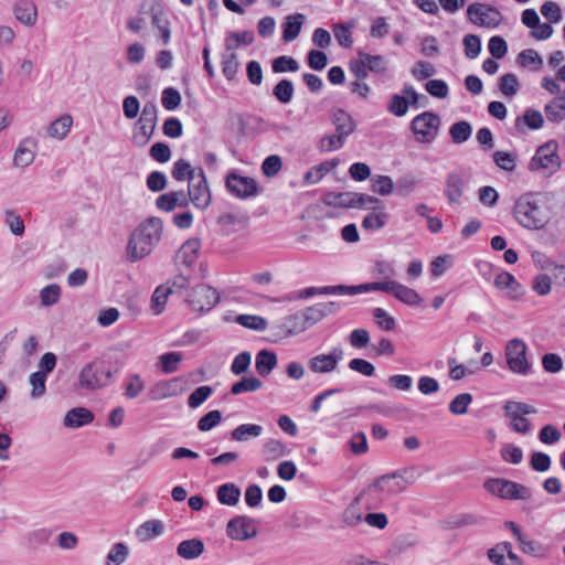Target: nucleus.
<instances>
[{"label": "nucleus", "mask_w": 565, "mask_h": 565, "mask_svg": "<svg viewBox=\"0 0 565 565\" xmlns=\"http://www.w3.org/2000/svg\"><path fill=\"white\" fill-rule=\"evenodd\" d=\"M163 224L158 217L142 222L128 239L126 253L130 262H138L148 256L161 239Z\"/></svg>", "instance_id": "1"}, {"label": "nucleus", "mask_w": 565, "mask_h": 565, "mask_svg": "<svg viewBox=\"0 0 565 565\" xmlns=\"http://www.w3.org/2000/svg\"><path fill=\"white\" fill-rule=\"evenodd\" d=\"M514 215L520 225L529 230L543 228L547 222L541 202L533 193H525L514 205Z\"/></svg>", "instance_id": "2"}, {"label": "nucleus", "mask_w": 565, "mask_h": 565, "mask_svg": "<svg viewBox=\"0 0 565 565\" xmlns=\"http://www.w3.org/2000/svg\"><path fill=\"white\" fill-rule=\"evenodd\" d=\"M405 491L403 484L393 472L383 475L364 489L355 501L365 499L367 508H376V503Z\"/></svg>", "instance_id": "3"}, {"label": "nucleus", "mask_w": 565, "mask_h": 565, "mask_svg": "<svg viewBox=\"0 0 565 565\" xmlns=\"http://www.w3.org/2000/svg\"><path fill=\"white\" fill-rule=\"evenodd\" d=\"M535 413L536 409L526 403L509 401L503 406V417L508 427L512 431L522 435L531 431V423L525 416Z\"/></svg>", "instance_id": "4"}, {"label": "nucleus", "mask_w": 565, "mask_h": 565, "mask_svg": "<svg viewBox=\"0 0 565 565\" xmlns=\"http://www.w3.org/2000/svg\"><path fill=\"white\" fill-rule=\"evenodd\" d=\"M110 370H105L102 363L93 361L86 364L78 374V384L86 391H96L105 387L111 379Z\"/></svg>", "instance_id": "5"}, {"label": "nucleus", "mask_w": 565, "mask_h": 565, "mask_svg": "<svg viewBox=\"0 0 565 565\" xmlns=\"http://www.w3.org/2000/svg\"><path fill=\"white\" fill-rule=\"evenodd\" d=\"M527 347L521 339H512L505 347V359L509 370L520 375H527L532 364L526 359Z\"/></svg>", "instance_id": "6"}, {"label": "nucleus", "mask_w": 565, "mask_h": 565, "mask_svg": "<svg viewBox=\"0 0 565 565\" xmlns=\"http://www.w3.org/2000/svg\"><path fill=\"white\" fill-rule=\"evenodd\" d=\"M439 126V116L430 111H425L416 116L411 124L416 140L423 143H429L437 137Z\"/></svg>", "instance_id": "7"}, {"label": "nucleus", "mask_w": 565, "mask_h": 565, "mask_svg": "<svg viewBox=\"0 0 565 565\" xmlns=\"http://www.w3.org/2000/svg\"><path fill=\"white\" fill-rule=\"evenodd\" d=\"M529 167L532 171L548 170L551 173L557 171L561 167L557 142L551 140L539 147Z\"/></svg>", "instance_id": "8"}, {"label": "nucleus", "mask_w": 565, "mask_h": 565, "mask_svg": "<svg viewBox=\"0 0 565 565\" xmlns=\"http://www.w3.org/2000/svg\"><path fill=\"white\" fill-rule=\"evenodd\" d=\"M344 351L341 347H334L329 353L313 355L308 361L309 370L315 374H330L339 369L343 360Z\"/></svg>", "instance_id": "9"}, {"label": "nucleus", "mask_w": 565, "mask_h": 565, "mask_svg": "<svg viewBox=\"0 0 565 565\" xmlns=\"http://www.w3.org/2000/svg\"><path fill=\"white\" fill-rule=\"evenodd\" d=\"M220 301V295L211 286L201 284L195 286L188 297V302L194 311H209Z\"/></svg>", "instance_id": "10"}, {"label": "nucleus", "mask_w": 565, "mask_h": 565, "mask_svg": "<svg viewBox=\"0 0 565 565\" xmlns=\"http://www.w3.org/2000/svg\"><path fill=\"white\" fill-rule=\"evenodd\" d=\"M189 202L195 207L205 210L211 203V193L202 168L198 169L196 180L189 182L188 192Z\"/></svg>", "instance_id": "11"}, {"label": "nucleus", "mask_w": 565, "mask_h": 565, "mask_svg": "<svg viewBox=\"0 0 565 565\" xmlns=\"http://www.w3.org/2000/svg\"><path fill=\"white\" fill-rule=\"evenodd\" d=\"M227 190L238 199H248L258 194V184L255 179L243 177L236 172H231L225 181Z\"/></svg>", "instance_id": "12"}, {"label": "nucleus", "mask_w": 565, "mask_h": 565, "mask_svg": "<svg viewBox=\"0 0 565 565\" xmlns=\"http://www.w3.org/2000/svg\"><path fill=\"white\" fill-rule=\"evenodd\" d=\"M254 520L246 515L232 518L226 525V534L235 541H246L257 535V529L253 525Z\"/></svg>", "instance_id": "13"}, {"label": "nucleus", "mask_w": 565, "mask_h": 565, "mask_svg": "<svg viewBox=\"0 0 565 565\" xmlns=\"http://www.w3.org/2000/svg\"><path fill=\"white\" fill-rule=\"evenodd\" d=\"M497 497L511 501H526L532 497V491L515 481L497 478Z\"/></svg>", "instance_id": "14"}, {"label": "nucleus", "mask_w": 565, "mask_h": 565, "mask_svg": "<svg viewBox=\"0 0 565 565\" xmlns=\"http://www.w3.org/2000/svg\"><path fill=\"white\" fill-rule=\"evenodd\" d=\"M467 181L468 175L462 171H455L447 175L445 193L450 203H460Z\"/></svg>", "instance_id": "15"}, {"label": "nucleus", "mask_w": 565, "mask_h": 565, "mask_svg": "<svg viewBox=\"0 0 565 565\" xmlns=\"http://www.w3.org/2000/svg\"><path fill=\"white\" fill-rule=\"evenodd\" d=\"M15 19L25 26H34L38 21V7L33 0H15L13 4Z\"/></svg>", "instance_id": "16"}, {"label": "nucleus", "mask_w": 565, "mask_h": 565, "mask_svg": "<svg viewBox=\"0 0 565 565\" xmlns=\"http://www.w3.org/2000/svg\"><path fill=\"white\" fill-rule=\"evenodd\" d=\"M504 527L509 529L513 533L525 554L535 557H542L545 555V547L536 541L526 540L518 524L512 521H508L504 523Z\"/></svg>", "instance_id": "17"}, {"label": "nucleus", "mask_w": 565, "mask_h": 565, "mask_svg": "<svg viewBox=\"0 0 565 565\" xmlns=\"http://www.w3.org/2000/svg\"><path fill=\"white\" fill-rule=\"evenodd\" d=\"M331 122L335 127V132L348 138L355 131L356 121L342 108L331 110Z\"/></svg>", "instance_id": "18"}, {"label": "nucleus", "mask_w": 565, "mask_h": 565, "mask_svg": "<svg viewBox=\"0 0 565 565\" xmlns=\"http://www.w3.org/2000/svg\"><path fill=\"white\" fill-rule=\"evenodd\" d=\"M156 205L159 210L171 212L177 206L186 207L189 205V200L185 191H171L158 196Z\"/></svg>", "instance_id": "19"}, {"label": "nucleus", "mask_w": 565, "mask_h": 565, "mask_svg": "<svg viewBox=\"0 0 565 565\" xmlns=\"http://www.w3.org/2000/svg\"><path fill=\"white\" fill-rule=\"evenodd\" d=\"M200 248L201 243L198 238L188 239L177 252V263H180L190 268L196 262Z\"/></svg>", "instance_id": "20"}, {"label": "nucleus", "mask_w": 565, "mask_h": 565, "mask_svg": "<svg viewBox=\"0 0 565 565\" xmlns=\"http://www.w3.org/2000/svg\"><path fill=\"white\" fill-rule=\"evenodd\" d=\"M94 420V414L85 407H75L70 409L63 420L67 428H79Z\"/></svg>", "instance_id": "21"}, {"label": "nucleus", "mask_w": 565, "mask_h": 565, "mask_svg": "<svg viewBox=\"0 0 565 565\" xmlns=\"http://www.w3.org/2000/svg\"><path fill=\"white\" fill-rule=\"evenodd\" d=\"M305 15L302 13H295L291 15H287L282 23V41L284 42H292L300 34L302 24L305 22Z\"/></svg>", "instance_id": "22"}, {"label": "nucleus", "mask_w": 565, "mask_h": 565, "mask_svg": "<svg viewBox=\"0 0 565 565\" xmlns=\"http://www.w3.org/2000/svg\"><path fill=\"white\" fill-rule=\"evenodd\" d=\"M203 552L204 543L200 539L184 540L177 546L178 556L186 561L199 558Z\"/></svg>", "instance_id": "23"}, {"label": "nucleus", "mask_w": 565, "mask_h": 565, "mask_svg": "<svg viewBox=\"0 0 565 565\" xmlns=\"http://www.w3.org/2000/svg\"><path fill=\"white\" fill-rule=\"evenodd\" d=\"M72 126V116L68 114H64L49 125L46 134L51 138L63 140L68 135Z\"/></svg>", "instance_id": "24"}, {"label": "nucleus", "mask_w": 565, "mask_h": 565, "mask_svg": "<svg viewBox=\"0 0 565 565\" xmlns=\"http://www.w3.org/2000/svg\"><path fill=\"white\" fill-rule=\"evenodd\" d=\"M497 288H505L511 299H518L524 295L522 285L508 271L497 274Z\"/></svg>", "instance_id": "25"}, {"label": "nucleus", "mask_w": 565, "mask_h": 565, "mask_svg": "<svg viewBox=\"0 0 565 565\" xmlns=\"http://www.w3.org/2000/svg\"><path fill=\"white\" fill-rule=\"evenodd\" d=\"M277 355L275 352L269 350H260L256 355L255 367L257 373L266 377L277 366Z\"/></svg>", "instance_id": "26"}, {"label": "nucleus", "mask_w": 565, "mask_h": 565, "mask_svg": "<svg viewBox=\"0 0 565 565\" xmlns=\"http://www.w3.org/2000/svg\"><path fill=\"white\" fill-rule=\"evenodd\" d=\"M33 147L34 142L31 139L22 140L14 152V166L20 168L29 167L35 158Z\"/></svg>", "instance_id": "27"}, {"label": "nucleus", "mask_w": 565, "mask_h": 565, "mask_svg": "<svg viewBox=\"0 0 565 565\" xmlns=\"http://www.w3.org/2000/svg\"><path fill=\"white\" fill-rule=\"evenodd\" d=\"M216 497L221 504L234 507L239 502L241 489L235 483L227 482L217 488Z\"/></svg>", "instance_id": "28"}, {"label": "nucleus", "mask_w": 565, "mask_h": 565, "mask_svg": "<svg viewBox=\"0 0 565 565\" xmlns=\"http://www.w3.org/2000/svg\"><path fill=\"white\" fill-rule=\"evenodd\" d=\"M516 63L523 68H529L533 72H537L543 66V58L535 50L525 49L519 53L516 57Z\"/></svg>", "instance_id": "29"}, {"label": "nucleus", "mask_w": 565, "mask_h": 565, "mask_svg": "<svg viewBox=\"0 0 565 565\" xmlns=\"http://www.w3.org/2000/svg\"><path fill=\"white\" fill-rule=\"evenodd\" d=\"M129 546L124 542L114 543L105 559V565H122L129 557Z\"/></svg>", "instance_id": "30"}, {"label": "nucleus", "mask_w": 565, "mask_h": 565, "mask_svg": "<svg viewBox=\"0 0 565 565\" xmlns=\"http://www.w3.org/2000/svg\"><path fill=\"white\" fill-rule=\"evenodd\" d=\"M263 427L257 424H242L231 431V438L235 441L244 443L252 438L260 436Z\"/></svg>", "instance_id": "31"}, {"label": "nucleus", "mask_w": 565, "mask_h": 565, "mask_svg": "<svg viewBox=\"0 0 565 565\" xmlns=\"http://www.w3.org/2000/svg\"><path fill=\"white\" fill-rule=\"evenodd\" d=\"M163 533V524L159 520H149L143 522L136 531V535L141 542L149 541Z\"/></svg>", "instance_id": "32"}, {"label": "nucleus", "mask_w": 565, "mask_h": 565, "mask_svg": "<svg viewBox=\"0 0 565 565\" xmlns=\"http://www.w3.org/2000/svg\"><path fill=\"white\" fill-rule=\"evenodd\" d=\"M177 379L156 383L149 391L150 399L161 401L175 395Z\"/></svg>", "instance_id": "33"}, {"label": "nucleus", "mask_w": 565, "mask_h": 565, "mask_svg": "<svg viewBox=\"0 0 565 565\" xmlns=\"http://www.w3.org/2000/svg\"><path fill=\"white\" fill-rule=\"evenodd\" d=\"M198 169L199 168H192L186 160L179 159L174 162L171 174L178 181L188 179L189 182H193L196 180Z\"/></svg>", "instance_id": "34"}, {"label": "nucleus", "mask_w": 565, "mask_h": 565, "mask_svg": "<svg viewBox=\"0 0 565 565\" xmlns=\"http://www.w3.org/2000/svg\"><path fill=\"white\" fill-rule=\"evenodd\" d=\"M156 125L152 121L142 122V118H139L136 122L137 131L132 136L134 143L139 147L146 146L154 132Z\"/></svg>", "instance_id": "35"}, {"label": "nucleus", "mask_w": 565, "mask_h": 565, "mask_svg": "<svg viewBox=\"0 0 565 565\" xmlns=\"http://www.w3.org/2000/svg\"><path fill=\"white\" fill-rule=\"evenodd\" d=\"M393 476H395L396 479L399 480V482L406 490L408 486L414 484L415 482H417V480H419L423 477V472L418 466L412 465L393 471Z\"/></svg>", "instance_id": "36"}, {"label": "nucleus", "mask_w": 565, "mask_h": 565, "mask_svg": "<svg viewBox=\"0 0 565 565\" xmlns=\"http://www.w3.org/2000/svg\"><path fill=\"white\" fill-rule=\"evenodd\" d=\"M265 460L274 461L288 454L286 445L278 439H268L263 446Z\"/></svg>", "instance_id": "37"}, {"label": "nucleus", "mask_w": 565, "mask_h": 565, "mask_svg": "<svg viewBox=\"0 0 565 565\" xmlns=\"http://www.w3.org/2000/svg\"><path fill=\"white\" fill-rule=\"evenodd\" d=\"M497 565H522L521 558L511 550V544H497Z\"/></svg>", "instance_id": "38"}, {"label": "nucleus", "mask_w": 565, "mask_h": 565, "mask_svg": "<svg viewBox=\"0 0 565 565\" xmlns=\"http://www.w3.org/2000/svg\"><path fill=\"white\" fill-rule=\"evenodd\" d=\"M388 220V214L385 210L370 212L362 221V227L366 231H377L383 228Z\"/></svg>", "instance_id": "39"}, {"label": "nucleus", "mask_w": 565, "mask_h": 565, "mask_svg": "<svg viewBox=\"0 0 565 565\" xmlns=\"http://www.w3.org/2000/svg\"><path fill=\"white\" fill-rule=\"evenodd\" d=\"M393 296L408 306H418L422 302V297L416 290L399 282L396 284Z\"/></svg>", "instance_id": "40"}, {"label": "nucleus", "mask_w": 565, "mask_h": 565, "mask_svg": "<svg viewBox=\"0 0 565 565\" xmlns=\"http://www.w3.org/2000/svg\"><path fill=\"white\" fill-rule=\"evenodd\" d=\"M170 294H173V289L168 285H160L156 288L151 297V309L154 315H160L163 311Z\"/></svg>", "instance_id": "41"}, {"label": "nucleus", "mask_w": 565, "mask_h": 565, "mask_svg": "<svg viewBox=\"0 0 565 565\" xmlns=\"http://www.w3.org/2000/svg\"><path fill=\"white\" fill-rule=\"evenodd\" d=\"M521 124H524L529 129L536 130L543 127L544 118L539 110L527 108L523 116L518 117L515 120L518 128L521 127Z\"/></svg>", "instance_id": "42"}, {"label": "nucleus", "mask_w": 565, "mask_h": 565, "mask_svg": "<svg viewBox=\"0 0 565 565\" xmlns=\"http://www.w3.org/2000/svg\"><path fill=\"white\" fill-rule=\"evenodd\" d=\"M545 116L548 121L558 122L565 119V103L555 97L544 107Z\"/></svg>", "instance_id": "43"}, {"label": "nucleus", "mask_w": 565, "mask_h": 565, "mask_svg": "<svg viewBox=\"0 0 565 565\" xmlns=\"http://www.w3.org/2000/svg\"><path fill=\"white\" fill-rule=\"evenodd\" d=\"M254 42V33L252 31L233 32L225 41L227 52L236 50L241 44L250 45Z\"/></svg>", "instance_id": "44"}, {"label": "nucleus", "mask_w": 565, "mask_h": 565, "mask_svg": "<svg viewBox=\"0 0 565 565\" xmlns=\"http://www.w3.org/2000/svg\"><path fill=\"white\" fill-rule=\"evenodd\" d=\"M449 134L452 142L459 145L470 138L472 134V127L468 121L461 120L451 125Z\"/></svg>", "instance_id": "45"}, {"label": "nucleus", "mask_w": 565, "mask_h": 565, "mask_svg": "<svg viewBox=\"0 0 565 565\" xmlns=\"http://www.w3.org/2000/svg\"><path fill=\"white\" fill-rule=\"evenodd\" d=\"M262 386L263 382L255 376L243 377L232 385L231 393L233 395H239L245 392H256L262 388Z\"/></svg>", "instance_id": "46"}, {"label": "nucleus", "mask_w": 565, "mask_h": 565, "mask_svg": "<svg viewBox=\"0 0 565 565\" xmlns=\"http://www.w3.org/2000/svg\"><path fill=\"white\" fill-rule=\"evenodd\" d=\"M6 225L10 228L11 233L15 236H22L25 231L24 222L21 216L12 209H8L3 213Z\"/></svg>", "instance_id": "47"}, {"label": "nucleus", "mask_w": 565, "mask_h": 565, "mask_svg": "<svg viewBox=\"0 0 565 565\" xmlns=\"http://www.w3.org/2000/svg\"><path fill=\"white\" fill-rule=\"evenodd\" d=\"M152 25L159 31L163 44H168L171 38L170 24L167 17L161 11L152 10Z\"/></svg>", "instance_id": "48"}, {"label": "nucleus", "mask_w": 565, "mask_h": 565, "mask_svg": "<svg viewBox=\"0 0 565 565\" xmlns=\"http://www.w3.org/2000/svg\"><path fill=\"white\" fill-rule=\"evenodd\" d=\"M62 289L57 284H51L40 290V300L43 307H51L60 301Z\"/></svg>", "instance_id": "49"}, {"label": "nucleus", "mask_w": 565, "mask_h": 565, "mask_svg": "<svg viewBox=\"0 0 565 565\" xmlns=\"http://www.w3.org/2000/svg\"><path fill=\"white\" fill-rule=\"evenodd\" d=\"M294 84L289 79H281L279 81L274 89L273 95L281 103V104H288L291 102L294 96Z\"/></svg>", "instance_id": "50"}, {"label": "nucleus", "mask_w": 565, "mask_h": 565, "mask_svg": "<svg viewBox=\"0 0 565 565\" xmlns=\"http://www.w3.org/2000/svg\"><path fill=\"white\" fill-rule=\"evenodd\" d=\"M351 198L352 192H329L324 195L323 202L328 206L351 209Z\"/></svg>", "instance_id": "51"}, {"label": "nucleus", "mask_w": 565, "mask_h": 565, "mask_svg": "<svg viewBox=\"0 0 565 565\" xmlns=\"http://www.w3.org/2000/svg\"><path fill=\"white\" fill-rule=\"evenodd\" d=\"M282 326L290 334L300 333L309 328L301 311L286 317Z\"/></svg>", "instance_id": "52"}, {"label": "nucleus", "mask_w": 565, "mask_h": 565, "mask_svg": "<svg viewBox=\"0 0 565 565\" xmlns=\"http://www.w3.org/2000/svg\"><path fill=\"white\" fill-rule=\"evenodd\" d=\"M183 355L180 352H168L159 356V364L163 373H174Z\"/></svg>", "instance_id": "53"}, {"label": "nucleus", "mask_w": 565, "mask_h": 565, "mask_svg": "<svg viewBox=\"0 0 565 565\" xmlns=\"http://www.w3.org/2000/svg\"><path fill=\"white\" fill-rule=\"evenodd\" d=\"M371 189L380 195H390L394 190V182L387 175H374L371 179Z\"/></svg>", "instance_id": "54"}, {"label": "nucleus", "mask_w": 565, "mask_h": 565, "mask_svg": "<svg viewBox=\"0 0 565 565\" xmlns=\"http://www.w3.org/2000/svg\"><path fill=\"white\" fill-rule=\"evenodd\" d=\"M239 67L238 57L235 53L230 52L223 55L222 58V73L226 79L232 81L235 78Z\"/></svg>", "instance_id": "55"}, {"label": "nucleus", "mask_w": 565, "mask_h": 565, "mask_svg": "<svg viewBox=\"0 0 565 565\" xmlns=\"http://www.w3.org/2000/svg\"><path fill=\"white\" fill-rule=\"evenodd\" d=\"M29 381L32 386V390L30 393L31 397L33 399L42 397L46 391V386H45L46 375L44 374V372L36 371V372L32 373L30 375Z\"/></svg>", "instance_id": "56"}, {"label": "nucleus", "mask_w": 565, "mask_h": 565, "mask_svg": "<svg viewBox=\"0 0 565 565\" xmlns=\"http://www.w3.org/2000/svg\"><path fill=\"white\" fill-rule=\"evenodd\" d=\"M499 88L504 96H514L520 89V83L516 75L509 73L501 76Z\"/></svg>", "instance_id": "57"}, {"label": "nucleus", "mask_w": 565, "mask_h": 565, "mask_svg": "<svg viewBox=\"0 0 565 565\" xmlns=\"http://www.w3.org/2000/svg\"><path fill=\"white\" fill-rule=\"evenodd\" d=\"M359 56L363 58V63L367 66L370 72L384 73L387 68V63L382 55L359 53Z\"/></svg>", "instance_id": "58"}, {"label": "nucleus", "mask_w": 565, "mask_h": 565, "mask_svg": "<svg viewBox=\"0 0 565 565\" xmlns=\"http://www.w3.org/2000/svg\"><path fill=\"white\" fill-rule=\"evenodd\" d=\"M145 390V382L139 374H130L125 384V395L128 398H136Z\"/></svg>", "instance_id": "59"}, {"label": "nucleus", "mask_w": 565, "mask_h": 565, "mask_svg": "<svg viewBox=\"0 0 565 565\" xmlns=\"http://www.w3.org/2000/svg\"><path fill=\"white\" fill-rule=\"evenodd\" d=\"M345 140L347 138L337 132L333 135L324 136L320 139L319 149L323 152L339 150L343 147Z\"/></svg>", "instance_id": "60"}, {"label": "nucleus", "mask_w": 565, "mask_h": 565, "mask_svg": "<svg viewBox=\"0 0 565 565\" xmlns=\"http://www.w3.org/2000/svg\"><path fill=\"white\" fill-rule=\"evenodd\" d=\"M468 19L473 23L478 25H490V23L487 21L489 18V14L484 8V6L479 3H473L468 7L467 10Z\"/></svg>", "instance_id": "61"}, {"label": "nucleus", "mask_w": 565, "mask_h": 565, "mask_svg": "<svg viewBox=\"0 0 565 565\" xmlns=\"http://www.w3.org/2000/svg\"><path fill=\"white\" fill-rule=\"evenodd\" d=\"M298 70H299V64L291 56L281 55V56L276 57L273 61L274 73L297 72Z\"/></svg>", "instance_id": "62"}, {"label": "nucleus", "mask_w": 565, "mask_h": 565, "mask_svg": "<svg viewBox=\"0 0 565 565\" xmlns=\"http://www.w3.org/2000/svg\"><path fill=\"white\" fill-rule=\"evenodd\" d=\"M472 402V396L469 393H461L457 395L449 404V411L454 415H463L468 411V406Z\"/></svg>", "instance_id": "63"}, {"label": "nucleus", "mask_w": 565, "mask_h": 565, "mask_svg": "<svg viewBox=\"0 0 565 565\" xmlns=\"http://www.w3.org/2000/svg\"><path fill=\"white\" fill-rule=\"evenodd\" d=\"M213 393L211 386L203 385L194 390L188 397V405L191 408H198L202 405Z\"/></svg>", "instance_id": "64"}]
</instances>
